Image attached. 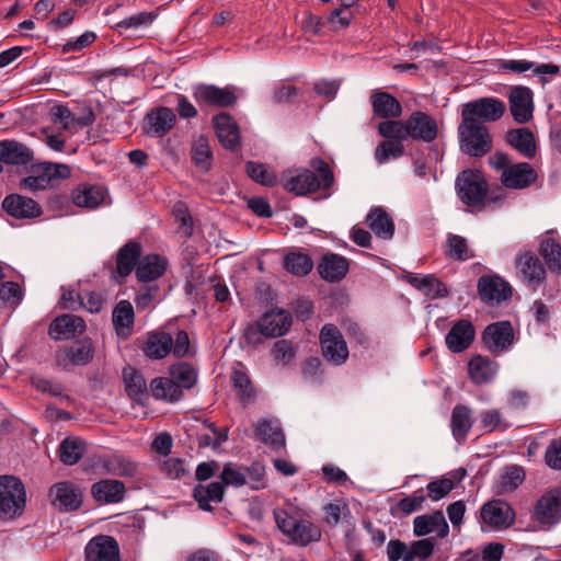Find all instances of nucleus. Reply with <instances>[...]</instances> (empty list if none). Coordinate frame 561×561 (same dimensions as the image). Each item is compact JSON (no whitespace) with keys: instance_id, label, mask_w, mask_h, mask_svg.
Listing matches in <instances>:
<instances>
[{"instance_id":"09e8293b","label":"nucleus","mask_w":561,"mask_h":561,"mask_svg":"<svg viewBox=\"0 0 561 561\" xmlns=\"http://www.w3.org/2000/svg\"><path fill=\"white\" fill-rule=\"evenodd\" d=\"M85 450L84 443L75 437L65 438L59 445V458L68 466L77 463Z\"/></svg>"},{"instance_id":"a18cd8bd","label":"nucleus","mask_w":561,"mask_h":561,"mask_svg":"<svg viewBox=\"0 0 561 561\" xmlns=\"http://www.w3.org/2000/svg\"><path fill=\"white\" fill-rule=\"evenodd\" d=\"M408 282L416 289L423 291L432 298H443L448 295L446 286L435 276L425 275L423 277L409 276Z\"/></svg>"},{"instance_id":"aec40b11","label":"nucleus","mask_w":561,"mask_h":561,"mask_svg":"<svg viewBox=\"0 0 561 561\" xmlns=\"http://www.w3.org/2000/svg\"><path fill=\"white\" fill-rule=\"evenodd\" d=\"M317 270L320 277L325 282L337 283L346 276L350 262L341 254L328 252L321 256Z\"/></svg>"},{"instance_id":"864d4df0","label":"nucleus","mask_w":561,"mask_h":561,"mask_svg":"<svg viewBox=\"0 0 561 561\" xmlns=\"http://www.w3.org/2000/svg\"><path fill=\"white\" fill-rule=\"evenodd\" d=\"M284 266L289 273L304 276L312 271L313 261L308 254L291 252L284 257Z\"/></svg>"},{"instance_id":"3c124183","label":"nucleus","mask_w":561,"mask_h":561,"mask_svg":"<svg viewBox=\"0 0 561 561\" xmlns=\"http://www.w3.org/2000/svg\"><path fill=\"white\" fill-rule=\"evenodd\" d=\"M378 133L388 140L401 142L409 138L408 118L405 121L386 118V121L378 125Z\"/></svg>"},{"instance_id":"c756f323","label":"nucleus","mask_w":561,"mask_h":561,"mask_svg":"<svg viewBox=\"0 0 561 561\" xmlns=\"http://www.w3.org/2000/svg\"><path fill=\"white\" fill-rule=\"evenodd\" d=\"M259 321L264 336L276 337L284 335L289 330L291 316L289 312L278 309L265 312Z\"/></svg>"},{"instance_id":"6e6d98bb","label":"nucleus","mask_w":561,"mask_h":561,"mask_svg":"<svg viewBox=\"0 0 561 561\" xmlns=\"http://www.w3.org/2000/svg\"><path fill=\"white\" fill-rule=\"evenodd\" d=\"M245 172L253 181L265 186H274L277 182L275 172L263 163L249 161L245 164Z\"/></svg>"},{"instance_id":"393cba45","label":"nucleus","mask_w":561,"mask_h":561,"mask_svg":"<svg viewBox=\"0 0 561 561\" xmlns=\"http://www.w3.org/2000/svg\"><path fill=\"white\" fill-rule=\"evenodd\" d=\"M535 516L541 524H556L561 519V489L541 496L535 507Z\"/></svg>"},{"instance_id":"e2e57ef3","label":"nucleus","mask_w":561,"mask_h":561,"mask_svg":"<svg viewBox=\"0 0 561 561\" xmlns=\"http://www.w3.org/2000/svg\"><path fill=\"white\" fill-rule=\"evenodd\" d=\"M404 147L402 142L387 140L380 142L375 149V158L378 163H386L391 158H399L403 156Z\"/></svg>"},{"instance_id":"ddd939ff","label":"nucleus","mask_w":561,"mask_h":561,"mask_svg":"<svg viewBox=\"0 0 561 561\" xmlns=\"http://www.w3.org/2000/svg\"><path fill=\"white\" fill-rule=\"evenodd\" d=\"M193 98L199 105L211 107H230L237 103V95L230 88L213 84H198L193 90Z\"/></svg>"},{"instance_id":"603ef678","label":"nucleus","mask_w":561,"mask_h":561,"mask_svg":"<svg viewBox=\"0 0 561 561\" xmlns=\"http://www.w3.org/2000/svg\"><path fill=\"white\" fill-rule=\"evenodd\" d=\"M158 16V13L151 11V12H139L137 14H134L131 16H128L122 21H119L115 25V30L121 35H128V32L130 30H138L141 27L149 26Z\"/></svg>"},{"instance_id":"13d9d810","label":"nucleus","mask_w":561,"mask_h":561,"mask_svg":"<svg viewBox=\"0 0 561 561\" xmlns=\"http://www.w3.org/2000/svg\"><path fill=\"white\" fill-rule=\"evenodd\" d=\"M446 254L454 260L465 262L473 257V253L469 250L467 239L458 234H449L447 238Z\"/></svg>"},{"instance_id":"58836bf2","label":"nucleus","mask_w":561,"mask_h":561,"mask_svg":"<svg viewBox=\"0 0 561 561\" xmlns=\"http://www.w3.org/2000/svg\"><path fill=\"white\" fill-rule=\"evenodd\" d=\"M472 412L463 404L454 407L450 419V428L456 440H465L472 427Z\"/></svg>"},{"instance_id":"8fccbe9b","label":"nucleus","mask_w":561,"mask_h":561,"mask_svg":"<svg viewBox=\"0 0 561 561\" xmlns=\"http://www.w3.org/2000/svg\"><path fill=\"white\" fill-rule=\"evenodd\" d=\"M320 537V529L308 520H298L288 536L293 542L300 546H307L312 541H318Z\"/></svg>"},{"instance_id":"f03ea898","label":"nucleus","mask_w":561,"mask_h":561,"mask_svg":"<svg viewBox=\"0 0 561 561\" xmlns=\"http://www.w3.org/2000/svg\"><path fill=\"white\" fill-rule=\"evenodd\" d=\"M490 167L500 173L501 184L508 190L523 191L531 187L538 180V173L528 162L513 163L503 151H495L489 158Z\"/></svg>"},{"instance_id":"7c9ffc66","label":"nucleus","mask_w":561,"mask_h":561,"mask_svg":"<svg viewBox=\"0 0 561 561\" xmlns=\"http://www.w3.org/2000/svg\"><path fill=\"white\" fill-rule=\"evenodd\" d=\"M255 436L274 450L285 447V435L277 421L262 419L254 426Z\"/></svg>"},{"instance_id":"cd10ccee","label":"nucleus","mask_w":561,"mask_h":561,"mask_svg":"<svg viewBox=\"0 0 561 561\" xmlns=\"http://www.w3.org/2000/svg\"><path fill=\"white\" fill-rule=\"evenodd\" d=\"M216 135L225 148L234 149L240 144V133L237 123L227 113H220L213 117Z\"/></svg>"},{"instance_id":"774afa93","label":"nucleus","mask_w":561,"mask_h":561,"mask_svg":"<svg viewBox=\"0 0 561 561\" xmlns=\"http://www.w3.org/2000/svg\"><path fill=\"white\" fill-rule=\"evenodd\" d=\"M23 299V290L15 282H4L0 285V300L15 307Z\"/></svg>"},{"instance_id":"2f4dec72","label":"nucleus","mask_w":561,"mask_h":561,"mask_svg":"<svg viewBox=\"0 0 561 561\" xmlns=\"http://www.w3.org/2000/svg\"><path fill=\"white\" fill-rule=\"evenodd\" d=\"M168 261L158 254H148L137 264L136 277L141 283H151L161 277L167 270Z\"/></svg>"},{"instance_id":"4c0bfd02","label":"nucleus","mask_w":561,"mask_h":561,"mask_svg":"<svg viewBox=\"0 0 561 561\" xmlns=\"http://www.w3.org/2000/svg\"><path fill=\"white\" fill-rule=\"evenodd\" d=\"M366 221L368 227L378 238L389 240L393 237V220L381 207L373 208L367 215Z\"/></svg>"},{"instance_id":"423d86ee","label":"nucleus","mask_w":561,"mask_h":561,"mask_svg":"<svg viewBox=\"0 0 561 561\" xmlns=\"http://www.w3.org/2000/svg\"><path fill=\"white\" fill-rule=\"evenodd\" d=\"M25 489L13 476L0 477V514L13 517L21 514L25 505Z\"/></svg>"},{"instance_id":"dca6fc26","label":"nucleus","mask_w":561,"mask_h":561,"mask_svg":"<svg viewBox=\"0 0 561 561\" xmlns=\"http://www.w3.org/2000/svg\"><path fill=\"white\" fill-rule=\"evenodd\" d=\"M533 91L524 85L513 87L508 94L510 113L517 124H526L533 118Z\"/></svg>"},{"instance_id":"412c9836","label":"nucleus","mask_w":561,"mask_h":561,"mask_svg":"<svg viewBox=\"0 0 561 561\" xmlns=\"http://www.w3.org/2000/svg\"><path fill=\"white\" fill-rule=\"evenodd\" d=\"M3 210L16 219H33L42 215L41 206L32 198L10 194L2 201Z\"/></svg>"},{"instance_id":"5fc2aeb1","label":"nucleus","mask_w":561,"mask_h":561,"mask_svg":"<svg viewBox=\"0 0 561 561\" xmlns=\"http://www.w3.org/2000/svg\"><path fill=\"white\" fill-rule=\"evenodd\" d=\"M192 160L196 167L208 170L211 165V150L207 137L199 136L192 146Z\"/></svg>"},{"instance_id":"72a5a7b5","label":"nucleus","mask_w":561,"mask_h":561,"mask_svg":"<svg viewBox=\"0 0 561 561\" xmlns=\"http://www.w3.org/2000/svg\"><path fill=\"white\" fill-rule=\"evenodd\" d=\"M373 112L381 118H397L402 114L400 102L390 93L383 91H374L370 95Z\"/></svg>"},{"instance_id":"f704fd0d","label":"nucleus","mask_w":561,"mask_h":561,"mask_svg":"<svg viewBox=\"0 0 561 561\" xmlns=\"http://www.w3.org/2000/svg\"><path fill=\"white\" fill-rule=\"evenodd\" d=\"M172 350V335L163 331L148 333L147 341L142 347L144 354L151 359H162Z\"/></svg>"},{"instance_id":"2eb2a0df","label":"nucleus","mask_w":561,"mask_h":561,"mask_svg":"<svg viewBox=\"0 0 561 561\" xmlns=\"http://www.w3.org/2000/svg\"><path fill=\"white\" fill-rule=\"evenodd\" d=\"M478 294L482 301L500 305L512 297V287L499 275H483L478 279Z\"/></svg>"},{"instance_id":"6ab92c4d","label":"nucleus","mask_w":561,"mask_h":561,"mask_svg":"<svg viewBox=\"0 0 561 561\" xmlns=\"http://www.w3.org/2000/svg\"><path fill=\"white\" fill-rule=\"evenodd\" d=\"M408 133L409 138L432 142L438 134L437 123L428 114L416 111L408 117Z\"/></svg>"},{"instance_id":"ea45409f","label":"nucleus","mask_w":561,"mask_h":561,"mask_svg":"<svg viewBox=\"0 0 561 561\" xmlns=\"http://www.w3.org/2000/svg\"><path fill=\"white\" fill-rule=\"evenodd\" d=\"M225 486L221 482H211L208 485L198 484L193 490V497L203 511H211L210 502L220 503L224 499Z\"/></svg>"},{"instance_id":"b1692460","label":"nucleus","mask_w":561,"mask_h":561,"mask_svg":"<svg viewBox=\"0 0 561 561\" xmlns=\"http://www.w3.org/2000/svg\"><path fill=\"white\" fill-rule=\"evenodd\" d=\"M476 336V330L469 320L461 319L457 321L445 337L447 348L453 353L466 351Z\"/></svg>"},{"instance_id":"a19ab883","label":"nucleus","mask_w":561,"mask_h":561,"mask_svg":"<svg viewBox=\"0 0 561 561\" xmlns=\"http://www.w3.org/2000/svg\"><path fill=\"white\" fill-rule=\"evenodd\" d=\"M123 378L125 390L131 399L142 401L148 397V386L139 370L128 366L123 370Z\"/></svg>"},{"instance_id":"4d7b16f0","label":"nucleus","mask_w":561,"mask_h":561,"mask_svg":"<svg viewBox=\"0 0 561 561\" xmlns=\"http://www.w3.org/2000/svg\"><path fill=\"white\" fill-rule=\"evenodd\" d=\"M171 380L175 381L179 385V389L182 388L190 389L196 382V371L195 369L187 363H180L174 365L170 369Z\"/></svg>"},{"instance_id":"69168bd1","label":"nucleus","mask_w":561,"mask_h":561,"mask_svg":"<svg viewBox=\"0 0 561 561\" xmlns=\"http://www.w3.org/2000/svg\"><path fill=\"white\" fill-rule=\"evenodd\" d=\"M31 385L37 391L49 393L53 397H61L65 400H69V396H64V387L61 383L53 382L39 375H33L31 377Z\"/></svg>"},{"instance_id":"680f3d73","label":"nucleus","mask_w":561,"mask_h":561,"mask_svg":"<svg viewBox=\"0 0 561 561\" xmlns=\"http://www.w3.org/2000/svg\"><path fill=\"white\" fill-rule=\"evenodd\" d=\"M205 426L209 430V433L203 434L198 437V444L201 447L217 448L228 439V428H218L214 423L209 422H205Z\"/></svg>"},{"instance_id":"49530a36","label":"nucleus","mask_w":561,"mask_h":561,"mask_svg":"<svg viewBox=\"0 0 561 561\" xmlns=\"http://www.w3.org/2000/svg\"><path fill=\"white\" fill-rule=\"evenodd\" d=\"M539 254L551 273L561 274V244L553 238L541 241Z\"/></svg>"},{"instance_id":"9b49d317","label":"nucleus","mask_w":561,"mask_h":561,"mask_svg":"<svg viewBox=\"0 0 561 561\" xmlns=\"http://www.w3.org/2000/svg\"><path fill=\"white\" fill-rule=\"evenodd\" d=\"M480 514L483 523L494 529H506L516 519L515 511L503 500H492L484 503Z\"/></svg>"},{"instance_id":"20e7f679","label":"nucleus","mask_w":561,"mask_h":561,"mask_svg":"<svg viewBox=\"0 0 561 561\" xmlns=\"http://www.w3.org/2000/svg\"><path fill=\"white\" fill-rule=\"evenodd\" d=\"M460 149L463 153L480 158L492 148V137L488 127L478 119L461 117L458 126Z\"/></svg>"},{"instance_id":"4be33fe9","label":"nucleus","mask_w":561,"mask_h":561,"mask_svg":"<svg viewBox=\"0 0 561 561\" xmlns=\"http://www.w3.org/2000/svg\"><path fill=\"white\" fill-rule=\"evenodd\" d=\"M94 356V345L91 339L85 337L71 346L64 347L56 352V362L59 365L70 363L72 365H87Z\"/></svg>"},{"instance_id":"338daca9","label":"nucleus","mask_w":561,"mask_h":561,"mask_svg":"<svg viewBox=\"0 0 561 561\" xmlns=\"http://www.w3.org/2000/svg\"><path fill=\"white\" fill-rule=\"evenodd\" d=\"M435 543L433 538H425L413 541L411 546H409L408 552V561H414L415 559L426 560L428 559L434 551Z\"/></svg>"},{"instance_id":"9d476101","label":"nucleus","mask_w":561,"mask_h":561,"mask_svg":"<svg viewBox=\"0 0 561 561\" xmlns=\"http://www.w3.org/2000/svg\"><path fill=\"white\" fill-rule=\"evenodd\" d=\"M51 505L60 512L78 510L82 504V492L70 481L53 484L48 492Z\"/></svg>"},{"instance_id":"c03bdc74","label":"nucleus","mask_w":561,"mask_h":561,"mask_svg":"<svg viewBox=\"0 0 561 561\" xmlns=\"http://www.w3.org/2000/svg\"><path fill=\"white\" fill-rule=\"evenodd\" d=\"M150 391L156 399L171 402L180 400L183 396L179 385L167 377L153 378L150 382Z\"/></svg>"},{"instance_id":"bb28decb","label":"nucleus","mask_w":561,"mask_h":561,"mask_svg":"<svg viewBox=\"0 0 561 561\" xmlns=\"http://www.w3.org/2000/svg\"><path fill=\"white\" fill-rule=\"evenodd\" d=\"M505 141L514 150L527 159H533L537 153V145L534 133L528 127L513 128L506 131Z\"/></svg>"},{"instance_id":"1a4fd4ad","label":"nucleus","mask_w":561,"mask_h":561,"mask_svg":"<svg viewBox=\"0 0 561 561\" xmlns=\"http://www.w3.org/2000/svg\"><path fill=\"white\" fill-rule=\"evenodd\" d=\"M70 169L66 164L43 162L33 169V174L23 180V185L32 191L45 190L56 180L67 179Z\"/></svg>"},{"instance_id":"a878e982","label":"nucleus","mask_w":561,"mask_h":561,"mask_svg":"<svg viewBox=\"0 0 561 561\" xmlns=\"http://www.w3.org/2000/svg\"><path fill=\"white\" fill-rule=\"evenodd\" d=\"M436 533L437 538L448 536L449 526L442 511H435L432 514L416 516L413 520V533L417 537Z\"/></svg>"},{"instance_id":"de8ad7c7","label":"nucleus","mask_w":561,"mask_h":561,"mask_svg":"<svg viewBox=\"0 0 561 561\" xmlns=\"http://www.w3.org/2000/svg\"><path fill=\"white\" fill-rule=\"evenodd\" d=\"M231 381L233 389L237 392V397L244 408L255 400V388L244 371L236 370L232 375Z\"/></svg>"},{"instance_id":"f8f14e48","label":"nucleus","mask_w":561,"mask_h":561,"mask_svg":"<svg viewBox=\"0 0 561 561\" xmlns=\"http://www.w3.org/2000/svg\"><path fill=\"white\" fill-rule=\"evenodd\" d=\"M484 346L493 354L507 351L514 342V330L510 321H499L486 325L482 332Z\"/></svg>"},{"instance_id":"a211bd4d","label":"nucleus","mask_w":561,"mask_h":561,"mask_svg":"<svg viewBox=\"0 0 561 561\" xmlns=\"http://www.w3.org/2000/svg\"><path fill=\"white\" fill-rule=\"evenodd\" d=\"M141 256V245L137 241H128L116 253V266L112 272V278L122 283L137 264Z\"/></svg>"},{"instance_id":"5701e85b","label":"nucleus","mask_w":561,"mask_h":561,"mask_svg":"<svg viewBox=\"0 0 561 561\" xmlns=\"http://www.w3.org/2000/svg\"><path fill=\"white\" fill-rule=\"evenodd\" d=\"M85 331V322L75 314L57 317L48 328V334L54 340H69Z\"/></svg>"},{"instance_id":"c9c22d12","label":"nucleus","mask_w":561,"mask_h":561,"mask_svg":"<svg viewBox=\"0 0 561 561\" xmlns=\"http://www.w3.org/2000/svg\"><path fill=\"white\" fill-rule=\"evenodd\" d=\"M469 376L477 385L489 382L497 373L499 364L482 355L473 356L468 364Z\"/></svg>"},{"instance_id":"e433bc0d","label":"nucleus","mask_w":561,"mask_h":561,"mask_svg":"<svg viewBox=\"0 0 561 561\" xmlns=\"http://www.w3.org/2000/svg\"><path fill=\"white\" fill-rule=\"evenodd\" d=\"M33 160V152L25 145L14 140L0 141V161L8 164L23 165Z\"/></svg>"},{"instance_id":"0eeeda50","label":"nucleus","mask_w":561,"mask_h":561,"mask_svg":"<svg viewBox=\"0 0 561 561\" xmlns=\"http://www.w3.org/2000/svg\"><path fill=\"white\" fill-rule=\"evenodd\" d=\"M505 112L506 105L503 101L492 96H484L465 103L461 110V117L478 119L484 124L501 119Z\"/></svg>"},{"instance_id":"39448f33","label":"nucleus","mask_w":561,"mask_h":561,"mask_svg":"<svg viewBox=\"0 0 561 561\" xmlns=\"http://www.w3.org/2000/svg\"><path fill=\"white\" fill-rule=\"evenodd\" d=\"M321 354L329 363L340 366L348 358V347L340 329L327 323L322 327L319 334Z\"/></svg>"},{"instance_id":"052dcab7","label":"nucleus","mask_w":561,"mask_h":561,"mask_svg":"<svg viewBox=\"0 0 561 561\" xmlns=\"http://www.w3.org/2000/svg\"><path fill=\"white\" fill-rule=\"evenodd\" d=\"M297 348L289 340H278L272 348V356L277 365L287 366L291 364L296 357Z\"/></svg>"},{"instance_id":"f257e3e1","label":"nucleus","mask_w":561,"mask_h":561,"mask_svg":"<svg viewBox=\"0 0 561 561\" xmlns=\"http://www.w3.org/2000/svg\"><path fill=\"white\" fill-rule=\"evenodd\" d=\"M312 170L302 169L296 173L288 172L284 178V188L297 196L313 194L319 191L325 192L334 184V174L329 164L321 158H313L310 162Z\"/></svg>"},{"instance_id":"0e129e2a","label":"nucleus","mask_w":561,"mask_h":561,"mask_svg":"<svg viewBox=\"0 0 561 561\" xmlns=\"http://www.w3.org/2000/svg\"><path fill=\"white\" fill-rule=\"evenodd\" d=\"M525 480V470L519 466H508L505 468L502 480L501 488L502 491L508 492L517 489L523 481Z\"/></svg>"},{"instance_id":"79ce46f5","label":"nucleus","mask_w":561,"mask_h":561,"mask_svg":"<svg viewBox=\"0 0 561 561\" xmlns=\"http://www.w3.org/2000/svg\"><path fill=\"white\" fill-rule=\"evenodd\" d=\"M104 468L107 473L122 478H134L138 472L137 462L121 454L108 456L104 460Z\"/></svg>"},{"instance_id":"473e14b6","label":"nucleus","mask_w":561,"mask_h":561,"mask_svg":"<svg viewBox=\"0 0 561 561\" xmlns=\"http://www.w3.org/2000/svg\"><path fill=\"white\" fill-rule=\"evenodd\" d=\"M112 322L118 336L127 339L131 335L135 312L128 300H121L116 304L112 312Z\"/></svg>"},{"instance_id":"6e6552de","label":"nucleus","mask_w":561,"mask_h":561,"mask_svg":"<svg viewBox=\"0 0 561 561\" xmlns=\"http://www.w3.org/2000/svg\"><path fill=\"white\" fill-rule=\"evenodd\" d=\"M515 268L522 280L534 290L546 280V268L539 257L531 251H524L516 255Z\"/></svg>"},{"instance_id":"7ed1b4c3","label":"nucleus","mask_w":561,"mask_h":561,"mask_svg":"<svg viewBox=\"0 0 561 561\" xmlns=\"http://www.w3.org/2000/svg\"><path fill=\"white\" fill-rule=\"evenodd\" d=\"M459 199L467 206L482 210L485 202H501L503 197L490 196L488 198L489 183L480 171H462L456 180Z\"/></svg>"},{"instance_id":"4468645a","label":"nucleus","mask_w":561,"mask_h":561,"mask_svg":"<svg viewBox=\"0 0 561 561\" xmlns=\"http://www.w3.org/2000/svg\"><path fill=\"white\" fill-rule=\"evenodd\" d=\"M84 561H121L118 542L112 536H94L84 547Z\"/></svg>"},{"instance_id":"37998d69","label":"nucleus","mask_w":561,"mask_h":561,"mask_svg":"<svg viewBox=\"0 0 561 561\" xmlns=\"http://www.w3.org/2000/svg\"><path fill=\"white\" fill-rule=\"evenodd\" d=\"M105 197V192L101 186L83 185L76 188L72 193L73 203L79 207L96 208Z\"/></svg>"},{"instance_id":"bf43d9fd","label":"nucleus","mask_w":561,"mask_h":561,"mask_svg":"<svg viewBox=\"0 0 561 561\" xmlns=\"http://www.w3.org/2000/svg\"><path fill=\"white\" fill-rule=\"evenodd\" d=\"M172 215L179 225V232L188 239L193 234V218L184 202H176L172 208Z\"/></svg>"},{"instance_id":"f3484780","label":"nucleus","mask_w":561,"mask_h":561,"mask_svg":"<svg viewBox=\"0 0 561 561\" xmlns=\"http://www.w3.org/2000/svg\"><path fill=\"white\" fill-rule=\"evenodd\" d=\"M175 123L174 112L169 107L160 106L146 114L144 131L150 137L161 138L171 131Z\"/></svg>"},{"instance_id":"c85d7f7f","label":"nucleus","mask_w":561,"mask_h":561,"mask_svg":"<svg viewBox=\"0 0 561 561\" xmlns=\"http://www.w3.org/2000/svg\"><path fill=\"white\" fill-rule=\"evenodd\" d=\"M125 484L118 480L103 479L92 484L91 494L99 503L113 504L125 497Z\"/></svg>"}]
</instances>
